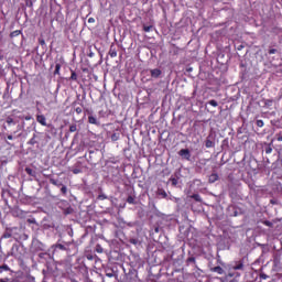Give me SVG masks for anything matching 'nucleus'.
<instances>
[{
	"label": "nucleus",
	"instance_id": "nucleus-2",
	"mask_svg": "<svg viewBox=\"0 0 282 282\" xmlns=\"http://www.w3.org/2000/svg\"><path fill=\"white\" fill-rule=\"evenodd\" d=\"M36 121L42 124V127H47V119L45 118V115H37Z\"/></svg>",
	"mask_w": 282,
	"mask_h": 282
},
{
	"label": "nucleus",
	"instance_id": "nucleus-45",
	"mask_svg": "<svg viewBox=\"0 0 282 282\" xmlns=\"http://www.w3.org/2000/svg\"><path fill=\"white\" fill-rule=\"evenodd\" d=\"M270 225V223L269 221H267V226H269Z\"/></svg>",
	"mask_w": 282,
	"mask_h": 282
},
{
	"label": "nucleus",
	"instance_id": "nucleus-20",
	"mask_svg": "<svg viewBox=\"0 0 282 282\" xmlns=\"http://www.w3.org/2000/svg\"><path fill=\"white\" fill-rule=\"evenodd\" d=\"M69 131L70 133H76V131H78V127L76 124H72L69 126Z\"/></svg>",
	"mask_w": 282,
	"mask_h": 282
},
{
	"label": "nucleus",
	"instance_id": "nucleus-41",
	"mask_svg": "<svg viewBox=\"0 0 282 282\" xmlns=\"http://www.w3.org/2000/svg\"><path fill=\"white\" fill-rule=\"evenodd\" d=\"M106 276H109V279H111L113 276V273H107Z\"/></svg>",
	"mask_w": 282,
	"mask_h": 282
},
{
	"label": "nucleus",
	"instance_id": "nucleus-34",
	"mask_svg": "<svg viewBox=\"0 0 282 282\" xmlns=\"http://www.w3.org/2000/svg\"><path fill=\"white\" fill-rule=\"evenodd\" d=\"M269 54H270V55L276 54V48H270V50H269Z\"/></svg>",
	"mask_w": 282,
	"mask_h": 282
},
{
	"label": "nucleus",
	"instance_id": "nucleus-12",
	"mask_svg": "<svg viewBox=\"0 0 282 282\" xmlns=\"http://www.w3.org/2000/svg\"><path fill=\"white\" fill-rule=\"evenodd\" d=\"M212 272H216V274H224V268H221V267H214L213 269H212Z\"/></svg>",
	"mask_w": 282,
	"mask_h": 282
},
{
	"label": "nucleus",
	"instance_id": "nucleus-7",
	"mask_svg": "<svg viewBox=\"0 0 282 282\" xmlns=\"http://www.w3.org/2000/svg\"><path fill=\"white\" fill-rule=\"evenodd\" d=\"M53 250L54 252H56L57 250H67V247L65 245H61V243H56V245H53Z\"/></svg>",
	"mask_w": 282,
	"mask_h": 282
},
{
	"label": "nucleus",
	"instance_id": "nucleus-31",
	"mask_svg": "<svg viewBox=\"0 0 282 282\" xmlns=\"http://www.w3.org/2000/svg\"><path fill=\"white\" fill-rule=\"evenodd\" d=\"M75 111H76V113H77L78 116H80V113H83V108L77 107V108L75 109Z\"/></svg>",
	"mask_w": 282,
	"mask_h": 282
},
{
	"label": "nucleus",
	"instance_id": "nucleus-13",
	"mask_svg": "<svg viewBox=\"0 0 282 282\" xmlns=\"http://www.w3.org/2000/svg\"><path fill=\"white\" fill-rule=\"evenodd\" d=\"M25 173H28L31 177L36 176V172H34V170H32L31 167H25Z\"/></svg>",
	"mask_w": 282,
	"mask_h": 282
},
{
	"label": "nucleus",
	"instance_id": "nucleus-14",
	"mask_svg": "<svg viewBox=\"0 0 282 282\" xmlns=\"http://www.w3.org/2000/svg\"><path fill=\"white\" fill-rule=\"evenodd\" d=\"M189 197H191V199H194L195 202L202 203V196L199 194H193Z\"/></svg>",
	"mask_w": 282,
	"mask_h": 282
},
{
	"label": "nucleus",
	"instance_id": "nucleus-32",
	"mask_svg": "<svg viewBox=\"0 0 282 282\" xmlns=\"http://www.w3.org/2000/svg\"><path fill=\"white\" fill-rule=\"evenodd\" d=\"M111 140H112V142H116L118 140V134L113 133L111 135Z\"/></svg>",
	"mask_w": 282,
	"mask_h": 282
},
{
	"label": "nucleus",
	"instance_id": "nucleus-40",
	"mask_svg": "<svg viewBox=\"0 0 282 282\" xmlns=\"http://www.w3.org/2000/svg\"><path fill=\"white\" fill-rule=\"evenodd\" d=\"M0 282H10V279H0Z\"/></svg>",
	"mask_w": 282,
	"mask_h": 282
},
{
	"label": "nucleus",
	"instance_id": "nucleus-16",
	"mask_svg": "<svg viewBox=\"0 0 282 282\" xmlns=\"http://www.w3.org/2000/svg\"><path fill=\"white\" fill-rule=\"evenodd\" d=\"M2 272H10V267L8 264L0 265V274Z\"/></svg>",
	"mask_w": 282,
	"mask_h": 282
},
{
	"label": "nucleus",
	"instance_id": "nucleus-46",
	"mask_svg": "<svg viewBox=\"0 0 282 282\" xmlns=\"http://www.w3.org/2000/svg\"><path fill=\"white\" fill-rule=\"evenodd\" d=\"M131 243H135V240L131 241Z\"/></svg>",
	"mask_w": 282,
	"mask_h": 282
},
{
	"label": "nucleus",
	"instance_id": "nucleus-11",
	"mask_svg": "<svg viewBox=\"0 0 282 282\" xmlns=\"http://www.w3.org/2000/svg\"><path fill=\"white\" fill-rule=\"evenodd\" d=\"M205 147L206 149H213V147H215V142H213L210 139H206Z\"/></svg>",
	"mask_w": 282,
	"mask_h": 282
},
{
	"label": "nucleus",
	"instance_id": "nucleus-1",
	"mask_svg": "<svg viewBox=\"0 0 282 282\" xmlns=\"http://www.w3.org/2000/svg\"><path fill=\"white\" fill-rule=\"evenodd\" d=\"M178 155L184 160H187V162H191V150L182 149L178 151Z\"/></svg>",
	"mask_w": 282,
	"mask_h": 282
},
{
	"label": "nucleus",
	"instance_id": "nucleus-47",
	"mask_svg": "<svg viewBox=\"0 0 282 282\" xmlns=\"http://www.w3.org/2000/svg\"><path fill=\"white\" fill-rule=\"evenodd\" d=\"M72 282H76V281H72Z\"/></svg>",
	"mask_w": 282,
	"mask_h": 282
},
{
	"label": "nucleus",
	"instance_id": "nucleus-42",
	"mask_svg": "<svg viewBox=\"0 0 282 282\" xmlns=\"http://www.w3.org/2000/svg\"><path fill=\"white\" fill-rule=\"evenodd\" d=\"M10 237V235H4V239H8Z\"/></svg>",
	"mask_w": 282,
	"mask_h": 282
},
{
	"label": "nucleus",
	"instance_id": "nucleus-28",
	"mask_svg": "<svg viewBox=\"0 0 282 282\" xmlns=\"http://www.w3.org/2000/svg\"><path fill=\"white\" fill-rule=\"evenodd\" d=\"M267 155H270V153H272V147L268 145L265 149H264Z\"/></svg>",
	"mask_w": 282,
	"mask_h": 282
},
{
	"label": "nucleus",
	"instance_id": "nucleus-22",
	"mask_svg": "<svg viewBox=\"0 0 282 282\" xmlns=\"http://www.w3.org/2000/svg\"><path fill=\"white\" fill-rule=\"evenodd\" d=\"M208 105H210L212 107H218L219 106V104L215 99L209 100Z\"/></svg>",
	"mask_w": 282,
	"mask_h": 282
},
{
	"label": "nucleus",
	"instance_id": "nucleus-10",
	"mask_svg": "<svg viewBox=\"0 0 282 282\" xmlns=\"http://www.w3.org/2000/svg\"><path fill=\"white\" fill-rule=\"evenodd\" d=\"M20 34H23L21 30H15L10 33V39H14L17 36H20Z\"/></svg>",
	"mask_w": 282,
	"mask_h": 282
},
{
	"label": "nucleus",
	"instance_id": "nucleus-24",
	"mask_svg": "<svg viewBox=\"0 0 282 282\" xmlns=\"http://www.w3.org/2000/svg\"><path fill=\"white\" fill-rule=\"evenodd\" d=\"M127 203L128 204H135V198L133 196H128Z\"/></svg>",
	"mask_w": 282,
	"mask_h": 282
},
{
	"label": "nucleus",
	"instance_id": "nucleus-44",
	"mask_svg": "<svg viewBox=\"0 0 282 282\" xmlns=\"http://www.w3.org/2000/svg\"><path fill=\"white\" fill-rule=\"evenodd\" d=\"M280 250H281V252H282V241H281V249H280Z\"/></svg>",
	"mask_w": 282,
	"mask_h": 282
},
{
	"label": "nucleus",
	"instance_id": "nucleus-8",
	"mask_svg": "<svg viewBox=\"0 0 282 282\" xmlns=\"http://www.w3.org/2000/svg\"><path fill=\"white\" fill-rule=\"evenodd\" d=\"M12 257H19V245H13L11 248Z\"/></svg>",
	"mask_w": 282,
	"mask_h": 282
},
{
	"label": "nucleus",
	"instance_id": "nucleus-33",
	"mask_svg": "<svg viewBox=\"0 0 282 282\" xmlns=\"http://www.w3.org/2000/svg\"><path fill=\"white\" fill-rule=\"evenodd\" d=\"M187 262H188V263H195V258H194V257H189V258L187 259Z\"/></svg>",
	"mask_w": 282,
	"mask_h": 282
},
{
	"label": "nucleus",
	"instance_id": "nucleus-15",
	"mask_svg": "<svg viewBox=\"0 0 282 282\" xmlns=\"http://www.w3.org/2000/svg\"><path fill=\"white\" fill-rule=\"evenodd\" d=\"M39 141H36V134L33 135V138H31L28 142V144H30L31 147H34V144H37Z\"/></svg>",
	"mask_w": 282,
	"mask_h": 282
},
{
	"label": "nucleus",
	"instance_id": "nucleus-19",
	"mask_svg": "<svg viewBox=\"0 0 282 282\" xmlns=\"http://www.w3.org/2000/svg\"><path fill=\"white\" fill-rule=\"evenodd\" d=\"M50 184H53V186H63V183H58L56 178H50Z\"/></svg>",
	"mask_w": 282,
	"mask_h": 282
},
{
	"label": "nucleus",
	"instance_id": "nucleus-3",
	"mask_svg": "<svg viewBox=\"0 0 282 282\" xmlns=\"http://www.w3.org/2000/svg\"><path fill=\"white\" fill-rule=\"evenodd\" d=\"M152 78H160L162 76V70L160 68H154L150 70Z\"/></svg>",
	"mask_w": 282,
	"mask_h": 282
},
{
	"label": "nucleus",
	"instance_id": "nucleus-4",
	"mask_svg": "<svg viewBox=\"0 0 282 282\" xmlns=\"http://www.w3.org/2000/svg\"><path fill=\"white\" fill-rule=\"evenodd\" d=\"M219 180V174L218 173H213L208 177L209 184H215Z\"/></svg>",
	"mask_w": 282,
	"mask_h": 282
},
{
	"label": "nucleus",
	"instance_id": "nucleus-27",
	"mask_svg": "<svg viewBox=\"0 0 282 282\" xmlns=\"http://www.w3.org/2000/svg\"><path fill=\"white\" fill-rule=\"evenodd\" d=\"M274 140H276L278 142H282V133L275 134Z\"/></svg>",
	"mask_w": 282,
	"mask_h": 282
},
{
	"label": "nucleus",
	"instance_id": "nucleus-25",
	"mask_svg": "<svg viewBox=\"0 0 282 282\" xmlns=\"http://www.w3.org/2000/svg\"><path fill=\"white\" fill-rule=\"evenodd\" d=\"M7 124H14V119L12 117H7Z\"/></svg>",
	"mask_w": 282,
	"mask_h": 282
},
{
	"label": "nucleus",
	"instance_id": "nucleus-5",
	"mask_svg": "<svg viewBox=\"0 0 282 282\" xmlns=\"http://www.w3.org/2000/svg\"><path fill=\"white\" fill-rule=\"evenodd\" d=\"M156 195H159V197H162L163 199H166L169 197V194H166V191H164L163 188H159L156 191Z\"/></svg>",
	"mask_w": 282,
	"mask_h": 282
},
{
	"label": "nucleus",
	"instance_id": "nucleus-37",
	"mask_svg": "<svg viewBox=\"0 0 282 282\" xmlns=\"http://www.w3.org/2000/svg\"><path fill=\"white\" fill-rule=\"evenodd\" d=\"M28 224H36V220H34V219H28Z\"/></svg>",
	"mask_w": 282,
	"mask_h": 282
},
{
	"label": "nucleus",
	"instance_id": "nucleus-23",
	"mask_svg": "<svg viewBox=\"0 0 282 282\" xmlns=\"http://www.w3.org/2000/svg\"><path fill=\"white\" fill-rule=\"evenodd\" d=\"M153 30V25H143V32H151Z\"/></svg>",
	"mask_w": 282,
	"mask_h": 282
},
{
	"label": "nucleus",
	"instance_id": "nucleus-29",
	"mask_svg": "<svg viewBox=\"0 0 282 282\" xmlns=\"http://www.w3.org/2000/svg\"><path fill=\"white\" fill-rule=\"evenodd\" d=\"M61 193L63 195H67V186L63 185L62 188H61Z\"/></svg>",
	"mask_w": 282,
	"mask_h": 282
},
{
	"label": "nucleus",
	"instance_id": "nucleus-21",
	"mask_svg": "<svg viewBox=\"0 0 282 282\" xmlns=\"http://www.w3.org/2000/svg\"><path fill=\"white\" fill-rule=\"evenodd\" d=\"M96 252H98V254H102V252H105V249H102V246L97 245L96 246Z\"/></svg>",
	"mask_w": 282,
	"mask_h": 282
},
{
	"label": "nucleus",
	"instance_id": "nucleus-6",
	"mask_svg": "<svg viewBox=\"0 0 282 282\" xmlns=\"http://www.w3.org/2000/svg\"><path fill=\"white\" fill-rule=\"evenodd\" d=\"M108 54L111 58H116V56H118V51H116V46L111 45Z\"/></svg>",
	"mask_w": 282,
	"mask_h": 282
},
{
	"label": "nucleus",
	"instance_id": "nucleus-36",
	"mask_svg": "<svg viewBox=\"0 0 282 282\" xmlns=\"http://www.w3.org/2000/svg\"><path fill=\"white\" fill-rule=\"evenodd\" d=\"M40 45H45V40L44 39H39Z\"/></svg>",
	"mask_w": 282,
	"mask_h": 282
},
{
	"label": "nucleus",
	"instance_id": "nucleus-38",
	"mask_svg": "<svg viewBox=\"0 0 282 282\" xmlns=\"http://www.w3.org/2000/svg\"><path fill=\"white\" fill-rule=\"evenodd\" d=\"M95 22H96V20L94 18L88 19V23H95Z\"/></svg>",
	"mask_w": 282,
	"mask_h": 282
},
{
	"label": "nucleus",
	"instance_id": "nucleus-18",
	"mask_svg": "<svg viewBox=\"0 0 282 282\" xmlns=\"http://www.w3.org/2000/svg\"><path fill=\"white\" fill-rule=\"evenodd\" d=\"M69 80H75V82L78 80V75L76 74V72L70 70Z\"/></svg>",
	"mask_w": 282,
	"mask_h": 282
},
{
	"label": "nucleus",
	"instance_id": "nucleus-35",
	"mask_svg": "<svg viewBox=\"0 0 282 282\" xmlns=\"http://www.w3.org/2000/svg\"><path fill=\"white\" fill-rule=\"evenodd\" d=\"M73 173H74V175H78V173H80V169H74Z\"/></svg>",
	"mask_w": 282,
	"mask_h": 282
},
{
	"label": "nucleus",
	"instance_id": "nucleus-43",
	"mask_svg": "<svg viewBox=\"0 0 282 282\" xmlns=\"http://www.w3.org/2000/svg\"><path fill=\"white\" fill-rule=\"evenodd\" d=\"M262 279H265V274L261 275Z\"/></svg>",
	"mask_w": 282,
	"mask_h": 282
},
{
	"label": "nucleus",
	"instance_id": "nucleus-30",
	"mask_svg": "<svg viewBox=\"0 0 282 282\" xmlns=\"http://www.w3.org/2000/svg\"><path fill=\"white\" fill-rule=\"evenodd\" d=\"M256 124L257 127L262 128L264 123H263V120L259 119L257 120Z\"/></svg>",
	"mask_w": 282,
	"mask_h": 282
},
{
	"label": "nucleus",
	"instance_id": "nucleus-17",
	"mask_svg": "<svg viewBox=\"0 0 282 282\" xmlns=\"http://www.w3.org/2000/svg\"><path fill=\"white\" fill-rule=\"evenodd\" d=\"M234 270H243V261H238L234 267Z\"/></svg>",
	"mask_w": 282,
	"mask_h": 282
},
{
	"label": "nucleus",
	"instance_id": "nucleus-26",
	"mask_svg": "<svg viewBox=\"0 0 282 282\" xmlns=\"http://www.w3.org/2000/svg\"><path fill=\"white\" fill-rule=\"evenodd\" d=\"M59 72H61V64H56L54 74H59Z\"/></svg>",
	"mask_w": 282,
	"mask_h": 282
},
{
	"label": "nucleus",
	"instance_id": "nucleus-39",
	"mask_svg": "<svg viewBox=\"0 0 282 282\" xmlns=\"http://www.w3.org/2000/svg\"><path fill=\"white\" fill-rule=\"evenodd\" d=\"M7 139L8 140H14V137L12 134H8Z\"/></svg>",
	"mask_w": 282,
	"mask_h": 282
},
{
	"label": "nucleus",
	"instance_id": "nucleus-9",
	"mask_svg": "<svg viewBox=\"0 0 282 282\" xmlns=\"http://www.w3.org/2000/svg\"><path fill=\"white\" fill-rule=\"evenodd\" d=\"M88 122H89V124H100L99 122H98V119H96V117H94V116H89L88 117Z\"/></svg>",
	"mask_w": 282,
	"mask_h": 282
}]
</instances>
